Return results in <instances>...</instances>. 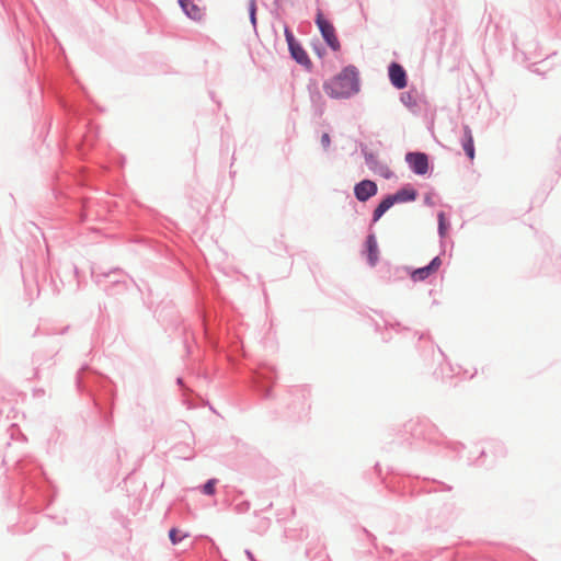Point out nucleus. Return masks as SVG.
Returning a JSON list of instances; mask_svg holds the SVG:
<instances>
[{"label":"nucleus","mask_w":561,"mask_h":561,"mask_svg":"<svg viewBox=\"0 0 561 561\" xmlns=\"http://www.w3.org/2000/svg\"><path fill=\"white\" fill-rule=\"evenodd\" d=\"M323 90L332 99H348L359 91L358 71L347 66L340 73L323 82Z\"/></svg>","instance_id":"f257e3e1"},{"label":"nucleus","mask_w":561,"mask_h":561,"mask_svg":"<svg viewBox=\"0 0 561 561\" xmlns=\"http://www.w3.org/2000/svg\"><path fill=\"white\" fill-rule=\"evenodd\" d=\"M316 22L321 32L322 37L324 38L329 47L335 51L340 50L341 44L335 34L334 26L329 21H327L320 12L317 14Z\"/></svg>","instance_id":"f03ea898"},{"label":"nucleus","mask_w":561,"mask_h":561,"mask_svg":"<svg viewBox=\"0 0 561 561\" xmlns=\"http://www.w3.org/2000/svg\"><path fill=\"white\" fill-rule=\"evenodd\" d=\"M405 161L414 173L423 175L428 171V158L422 152H409L405 156Z\"/></svg>","instance_id":"7ed1b4c3"},{"label":"nucleus","mask_w":561,"mask_h":561,"mask_svg":"<svg viewBox=\"0 0 561 561\" xmlns=\"http://www.w3.org/2000/svg\"><path fill=\"white\" fill-rule=\"evenodd\" d=\"M377 184L370 180H363L362 182L357 183L354 187L355 197L359 202H366L370 197L375 196L377 194Z\"/></svg>","instance_id":"20e7f679"},{"label":"nucleus","mask_w":561,"mask_h":561,"mask_svg":"<svg viewBox=\"0 0 561 561\" xmlns=\"http://www.w3.org/2000/svg\"><path fill=\"white\" fill-rule=\"evenodd\" d=\"M440 265H442V261L438 256H436L432 260V262L428 265L414 270L411 273V278L414 282L425 280L432 274L437 272L438 268L440 267Z\"/></svg>","instance_id":"39448f33"},{"label":"nucleus","mask_w":561,"mask_h":561,"mask_svg":"<svg viewBox=\"0 0 561 561\" xmlns=\"http://www.w3.org/2000/svg\"><path fill=\"white\" fill-rule=\"evenodd\" d=\"M389 79L392 85L397 89H403L407 87V73L403 67L397 62H392L389 66Z\"/></svg>","instance_id":"423d86ee"},{"label":"nucleus","mask_w":561,"mask_h":561,"mask_svg":"<svg viewBox=\"0 0 561 561\" xmlns=\"http://www.w3.org/2000/svg\"><path fill=\"white\" fill-rule=\"evenodd\" d=\"M179 3L181 5V8L183 9V11L185 12V14L194 20V21H201L202 18H203V10L196 5L194 2H192L191 0H179Z\"/></svg>","instance_id":"0eeeda50"},{"label":"nucleus","mask_w":561,"mask_h":561,"mask_svg":"<svg viewBox=\"0 0 561 561\" xmlns=\"http://www.w3.org/2000/svg\"><path fill=\"white\" fill-rule=\"evenodd\" d=\"M461 144H462V148H463L467 157L471 161H473L474 157H476L473 136H472V131H471L470 127L467 125L463 127V138H462Z\"/></svg>","instance_id":"6e6552de"},{"label":"nucleus","mask_w":561,"mask_h":561,"mask_svg":"<svg viewBox=\"0 0 561 561\" xmlns=\"http://www.w3.org/2000/svg\"><path fill=\"white\" fill-rule=\"evenodd\" d=\"M366 248H367V257L368 262L371 266H374L378 261V244L375 236L370 234L366 239Z\"/></svg>","instance_id":"1a4fd4ad"},{"label":"nucleus","mask_w":561,"mask_h":561,"mask_svg":"<svg viewBox=\"0 0 561 561\" xmlns=\"http://www.w3.org/2000/svg\"><path fill=\"white\" fill-rule=\"evenodd\" d=\"M289 50L293 58L300 65L308 66L311 64L307 53L298 43H295L293 46H289Z\"/></svg>","instance_id":"9d476101"},{"label":"nucleus","mask_w":561,"mask_h":561,"mask_svg":"<svg viewBox=\"0 0 561 561\" xmlns=\"http://www.w3.org/2000/svg\"><path fill=\"white\" fill-rule=\"evenodd\" d=\"M394 201L391 195L383 198L374 210V221H377L381 216L394 205Z\"/></svg>","instance_id":"9b49d317"},{"label":"nucleus","mask_w":561,"mask_h":561,"mask_svg":"<svg viewBox=\"0 0 561 561\" xmlns=\"http://www.w3.org/2000/svg\"><path fill=\"white\" fill-rule=\"evenodd\" d=\"M394 203L411 202L416 198V191L412 188L399 190L396 194L391 195Z\"/></svg>","instance_id":"f8f14e48"},{"label":"nucleus","mask_w":561,"mask_h":561,"mask_svg":"<svg viewBox=\"0 0 561 561\" xmlns=\"http://www.w3.org/2000/svg\"><path fill=\"white\" fill-rule=\"evenodd\" d=\"M179 530L176 528H172L169 531V538L173 545L179 543L183 538L187 537V534L179 536Z\"/></svg>","instance_id":"ddd939ff"},{"label":"nucleus","mask_w":561,"mask_h":561,"mask_svg":"<svg viewBox=\"0 0 561 561\" xmlns=\"http://www.w3.org/2000/svg\"><path fill=\"white\" fill-rule=\"evenodd\" d=\"M438 229H439L440 236H445L446 230H447V225H446V219H445L444 213L438 214Z\"/></svg>","instance_id":"4468645a"},{"label":"nucleus","mask_w":561,"mask_h":561,"mask_svg":"<svg viewBox=\"0 0 561 561\" xmlns=\"http://www.w3.org/2000/svg\"><path fill=\"white\" fill-rule=\"evenodd\" d=\"M215 483H216V480H209L206 482V484L204 485V492L208 495H211L214 494L215 492Z\"/></svg>","instance_id":"2eb2a0df"},{"label":"nucleus","mask_w":561,"mask_h":561,"mask_svg":"<svg viewBox=\"0 0 561 561\" xmlns=\"http://www.w3.org/2000/svg\"><path fill=\"white\" fill-rule=\"evenodd\" d=\"M285 36H286V41L288 43V47L293 46L296 43L294 35L291 34V32L288 28H285Z\"/></svg>","instance_id":"dca6fc26"},{"label":"nucleus","mask_w":561,"mask_h":561,"mask_svg":"<svg viewBox=\"0 0 561 561\" xmlns=\"http://www.w3.org/2000/svg\"><path fill=\"white\" fill-rule=\"evenodd\" d=\"M255 1L254 0H251V3H250V16H251V22L253 24H255Z\"/></svg>","instance_id":"f3484780"},{"label":"nucleus","mask_w":561,"mask_h":561,"mask_svg":"<svg viewBox=\"0 0 561 561\" xmlns=\"http://www.w3.org/2000/svg\"><path fill=\"white\" fill-rule=\"evenodd\" d=\"M330 136L329 134L324 133L322 136H321V144L323 146L324 149H328L329 146H330Z\"/></svg>","instance_id":"a211bd4d"}]
</instances>
